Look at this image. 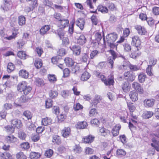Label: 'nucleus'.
Listing matches in <instances>:
<instances>
[{"instance_id": "f257e3e1", "label": "nucleus", "mask_w": 159, "mask_h": 159, "mask_svg": "<svg viewBox=\"0 0 159 159\" xmlns=\"http://www.w3.org/2000/svg\"><path fill=\"white\" fill-rule=\"evenodd\" d=\"M17 89L19 91L23 92L25 95L28 94L32 90L31 87L27 85V83L25 81H22L19 83L17 86Z\"/></svg>"}, {"instance_id": "f03ea898", "label": "nucleus", "mask_w": 159, "mask_h": 159, "mask_svg": "<svg viewBox=\"0 0 159 159\" xmlns=\"http://www.w3.org/2000/svg\"><path fill=\"white\" fill-rule=\"evenodd\" d=\"M102 80L106 86L113 85L114 83V77L112 75H110L108 77L107 80L106 77L103 75L100 76Z\"/></svg>"}, {"instance_id": "7ed1b4c3", "label": "nucleus", "mask_w": 159, "mask_h": 159, "mask_svg": "<svg viewBox=\"0 0 159 159\" xmlns=\"http://www.w3.org/2000/svg\"><path fill=\"white\" fill-rule=\"evenodd\" d=\"M109 52L112 57H108V62L111 65V68H112L113 67L114 61L118 56L114 50L110 49Z\"/></svg>"}, {"instance_id": "20e7f679", "label": "nucleus", "mask_w": 159, "mask_h": 159, "mask_svg": "<svg viewBox=\"0 0 159 159\" xmlns=\"http://www.w3.org/2000/svg\"><path fill=\"white\" fill-rule=\"evenodd\" d=\"M124 76L125 79L128 82H132L135 79V76L130 71H128L124 73Z\"/></svg>"}, {"instance_id": "39448f33", "label": "nucleus", "mask_w": 159, "mask_h": 159, "mask_svg": "<svg viewBox=\"0 0 159 159\" xmlns=\"http://www.w3.org/2000/svg\"><path fill=\"white\" fill-rule=\"evenodd\" d=\"M117 38V34L115 33H111L109 34L106 36L107 42L108 43H114Z\"/></svg>"}, {"instance_id": "423d86ee", "label": "nucleus", "mask_w": 159, "mask_h": 159, "mask_svg": "<svg viewBox=\"0 0 159 159\" xmlns=\"http://www.w3.org/2000/svg\"><path fill=\"white\" fill-rule=\"evenodd\" d=\"M60 39L62 40V44L65 46H67L69 43V41L68 38L64 37V33L63 31L59 32L58 33Z\"/></svg>"}, {"instance_id": "0eeeda50", "label": "nucleus", "mask_w": 159, "mask_h": 159, "mask_svg": "<svg viewBox=\"0 0 159 159\" xmlns=\"http://www.w3.org/2000/svg\"><path fill=\"white\" fill-rule=\"evenodd\" d=\"M59 26L60 28L63 29L68 26L69 23V21L66 19H60L58 21Z\"/></svg>"}, {"instance_id": "6e6552de", "label": "nucleus", "mask_w": 159, "mask_h": 159, "mask_svg": "<svg viewBox=\"0 0 159 159\" xmlns=\"http://www.w3.org/2000/svg\"><path fill=\"white\" fill-rule=\"evenodd\" d=\"M28 99L24 95L21 96L20 98H17L15 102V104L16 106H21L20 104L27 102Z\"/></svg>"}, {"instance_id": "1a4fd4ad", "label": "nucleus", "mask_w": 159, "mask_h": 159, "mask_svg": "<svg viewBox=\"0 0 159 159\" xmlns=\"http://www.w3.org/2000/svg\"><path fill=\"white\" fill-rule=\"evenodd\" d=\"M132 44L136 47H138L141 44V41L138 36H135L132 38Z\"/></svg>"}, {"instance_id": "9d476101", "label": "nucleus", "mask_w": 159, "mask_h": 159, "mask_svg": "<svg viewBox=\"0 0 159 159\" xmlns=\"http://www.w3.org/2000/svg\"><path fill=\"white\" fill-rule=\"evenodd\" d=\"M135 28L139 34L143 35L145 34L147 31L144 27L139 25H137L135 26Z\"/></svg>"}, {"instance_id": "9b49d317", "label": "nucleus", "mask_w": 159, "mask_h": 159, "mask_svg": "<svg viewBox=\"0 0 159 159\" xmlns=\"http://www.w3.org/2000/svg\"><path fill=\"white\" fill-rule=\"evenodd\" d=\"M70 49L73 51L74 54L76 55H79L81 52V49L80 46L78 45H74L70 48Z\"/></svg>"}, {"instance_id": "f8f14e48", "label": "nucleus", "mask_w": 159, "mask_h": 159, "mask_svg": "<svg viewBox=\"0 0 159 159\" xmlns=\"http://www.w3.org/2000/svg\"><path fill=\"white\" fill-rule=\"evenodd\" d=\"M155 101L153 99H146L143 102L145 107H151L153 106Z\"/></svg>"}, {"instance_id": "ddd939ff", "label": "nucleus", "mask_w": 159, "mask_h": 159, "mask_svg": "<svg viewBox=\"0 0 159 159\" xmlns=\"http://www.w3.org/2000/svg\"><path fill=\"white\" fill-rule=\"evenodd\" d=\"M11 124L14 127L17 128H20L22 125L21 121L17 119H15L11 120Z\"/></svg>"}, {"instance_id": "4468645a", "label": "nucleus", "mask_w": 159, "mask_h": 159, "mask_svg": "<svg viewBox=\"0 0 159 159\" xmlns=\"http://www.w3.org/2000/svg\"><path fill=\"white\" fill-rule=\"evenodd\" d=\"M132 87L137 91L142 93L143 92V88L141 87L140 84L137 82H134L132 84Z\"/></svg>"}, {"instance_id": "2eb2a0df", "label": "nucleus", "mask_w": 159, "mask_h": 159, "mask_svg": "<svg viewBox=\"0 0 159 159\" xmlns=\"http://www.w3.org/2000/svg\"><path fill=\"white\" fill-rule=\"evenodd\" d=\"M87 41V39L84 35H81L77 39V43L81 45L84 44Z\"/></svg>"}, {"instance_id": "dca6fc26", "label": "nucleus", "mask_w": 159, "mask_h": 159, "mask_svg": "<svg viewBox=\"0 0 159 159\" xmlns=\"http://www.w3.org/2000/svg\"><path fill=\"white\" fill-rule=\"evenodd\" d=\"M76 24L81 30H83L84 28L85 21L84 19L83 18L78 19L76 21Z\"/></svg>"}, {"instance_id": "f3484780", "label": "nucleus", "mask_w": 159, "mask_h": 159, "mask_svg": "<svg viewBox=\"0 0 159 159\" xmlns=\"http://www.w3.org/2000/svg\"><path fill=\"white\" fill-rule=\"evenodd\" d=\"M101 97L98 95H95L94 98L93 99L92 102H90V104L92 105L91 107H92L93 106H94V107H96L97 104L99 103Z\"/></svg>"}, {"instance_id": "a211bd4d", "label": "nucleus", "mask_w": 159, "mask_h": 159, "mask_svg": "<svg viewBox=\"0 0 159 159\" xmlns=\"http://www.w3.org/2000/svg\"><path fill=\"white\" fill-rule=\"evenodd\" d=\"M61 133L63 136L64 138H67L70 134V129L69 127H65L62 130Z\"/></svg>"}, {"instance_id": "6ab92c4d", "label": "nucleus", "mask_w": 159, "mask_h": 159, "mask_svg": "<svg viewBox=\"0 0 159 159\" xmlns=\"http://www.w3.org/2000/svg\"><path fill=\"white\" fill-rule=\"evenodd\" d=\"M29 74V72L28 71L24 69L20 70L19 72V76L25 79L28 78Z\"/></svg>"}, {"instance_id": "aec40b11", "label": "nucleus", "mask_w": 159, "mask_h": 159, "mask_svg": "<svg viewBox=\"0 0 159 159\" xmlns=\"http://www.w3.org/2000/svg\"><path fill=\"white\" fill-rule=\"evenodd\" d=\"M138 93L135 91H131L129 92L130 98L133 101L135 102L138 100Z\"/></svg>"}, {"instance_id": "412c9836", "label": "nucleus", "mask_w": 159, "mask_h": 159, "mask_svg": "<svg viewBox=\"0 0 159 159\" xmlns=\"http://www.w3.org/2000/svg\"><path fill=\"white\" fill-rule=\"evenodd\" d=\"M121 128V126L120 125H116L112 129V133L114 136L117 135L119 133V130Z\"/></svg>"}, {"instance_id": "4be33fe9", "label": "nucleus", "mask_w": 159, "mask_h": 159, "mask_svg": "<svg viewBox=\"0 0 159 159\" xmlns=\"http://www.w3.org/2000/svg\"><path fill=\"white\" fill-rule=\"evenodd\" d=\"M5 140L8 143H14L16 141L17 139L12 135L6 136Z\"/></svg>"}, {"instance_id": "5701e85b", "label": "nucleus", "mask_w": 159, "mask_h": 159, "mask_svg": "<svg viewBox=\"0 0 159 159\" xmlns=\"http://www.w3.org/2000/svg\"><path fill=\"white\" fill-rule=\"evenodd\" d=\"M122 88L125 92L127 93L129 92L130 88L129 83L128 82H124L122 85Z\"/></svg>"}, {"instance_id": "b1692460", "label": "nucleus", "mask_w": 159, "mask_h": 159, "mask_svg": "<svg viewBox=\"0 0 159 159\" xmlns=\"http://www.w3.org/2000/svg\"><path fill=\"white\" fill-rule=\"evenodd\" d=\"M64 61L66 66L70 67L73 66L74 63V61L72 59L69 57H66L64 59Z\"/></svg>"}, {"instance_id": "393cba45", "label": "nucleus", "mask_w": 159, "mask_h": 159, "mask_svg": "<svg viewBox=\"0 0 159 159\" xmlns=\"http://www.w3.org/2000/svg\"><path fill=\"white\" fill-rule=\"evenodd\" d=\"M50 29V26L48 25H45L42 26L40 30V34L43 35L47 34Z\"/></svg>"}, {"instance_id": "a878e982", "label": "nucleus", "mask_w": 159, "mask_h": 159, "mask_svg": "<svg viewBox=\"0 0 159 159\" xmlns=\"http://www.w3.org/2000/svg\"><path fill=\"white\" fill-rule=\"evenodd\" d=\"M99 132L102 136L106 137L111 134L110 131L104 127H102L99 129Z\"/></svg>"}, {"instance_id": "bb28decb", "label": "nucleus", "mask_w": 159, "mask_h": 159, "mask_svg": "<svg viewBox=\"0 0 159 159\" xmlns=\"http://www.w3.org/2000/svg\"><path fill=\"white\" fill-rule=\"evenodd\" d=\"M52 142L54 144L59 145L61 143V138L57 135H54L52 136Z\"/></svg>"}, {"instance_id": "cd10ccee", "label": "nucleus", "mask_w": 159, "mask_h": 159, "mask_svg": "<svg viewBox=\"0 0 159 159\" xmlns=\"http://www.w3.org/2000/svg\"><path fill=\"white\" fill-rule=\"evenodd\" d=\"M12 7L11 2L9 1H5L4 5L2 6L3 9L5 11H7L10 10Z\"/></svg>"}, {"instance_id": "c85d7f7f", "label": "nucleus", "mask_w": 159, "mask_h": 159, "mask_svg": "<svg viewBox=\"0 0 159 159\" xmlns=\"http://www.w3.org/2000/svg\"><path fill=\"white\" fill-rule=\"evenodd\" d=\"M18 21L19 25L22 26L25 24V18L23 16H19L18 17Z\"/></svg>"}, {"instance_id": "c756f323", "label": "nucleus", "mask_w": 159, "mask_h": 159, "mask_svg": "<svg viewBox=\"0 0 159 159\" xmlns=\"http://www.w3.org/2000/svg\"><path fill=\"white\" fill-rule=\"evenodd\" d=\"M58 95L57 91L54 89L51 90L49 92V96L51 98H56Z\"/></svg>"}, {"instance_id": "7c9ffc66", "label": "nucleus", "mask_w": 159, "mask_h": 159, "mask_svg": "<svg viewBox=\"0 0 159 159\" xmlns=\"http://www.w3.org/2000/svg\"><path fill=\"white\" fill-rule=\"evenodd\" d=\"M52 121V120L50 118L46 117L43 119L41 122L42 125L46 126L51 124Z\"/></svg>"}, {"instance_id": "2f4dec72", "label": "nucleus", "mask_w": 159, "mask_h": 159, "mask_svg": "<svg viewBox=\"0 0 159 159\" xmlns=\"http://www.w3.org/2000/svg\"><path fill=\"white\" fill-rule=\"evenodd\" d=\"M41 156L39 153L32 152L30 153V157L31 159H38Z\"/></svg>"}, {"instance_id": "473e14b6", "label": "nucleus", "mask_w": 159, "mask_h": 159, "mask_svg": "<svg viewBox=\"0 0 159 159\" xmlns=\"http://www.w3.org/2000/svg\"><path fill=\"white\" fill-rule=\"evenodd\" d=\"M146 78V75L143 72L140 73L138 75V80L140 83H143L145 81Z\"/></svg>"}, {"instance_id": "72a5a7b5", "label": "nucleus", "mask_w": 159, "mask_h": 159, "mask_svg": "<svg viewBox=\"0 0 159 159\" xmlns=\"http://www.w3.org/2000/svg\"><path fill=\"white\" fill-rule=\"evenodd\" d=\"M90 77L89 73L87 71H85L82 74L81 80L82 81H85L89 79Z\"/></svg>"}, {"instance_id": "f704fd0d", "label": "nucleus", "mask_w": 159, "mask_h": 159, "mask_svg": "<svg viewBox=\"0 0 159 159\" xmlns=\"http://www.w3.org/2000/svg\"><path fill=\"white\" fill-rule=\"evenodd\" d=\"M87 124L85 121L79 122L76 125V127L78 129H84L87 126Z\"/></svg>"}, {"instance_id": "c9c22d12", "label": "nucleus", "mask_w": 159, "mask_h": 159, "mask_svg": "<svg viewBox=\"0 0 159 159\" xmlns=\"http://www.w3.org/2000/svg\"><path fill=\"white\" fill-rule=\"evenodd\" d=\"M15 68L14 65L11 62H9L8 63L7 67V70L8 72L10 73L13 71Z\"/></svg>"}, {"instance_id": "e433bc0d", "label": "nucleus", "mask_w": 159, "mask_h": 159, "mask_svg": "<svg viewBox=\"0 0 159 159\" xmlns=\"http://www.w3.org/2000/svg\"><path fill=\"white\" fill-rule=\"evenodd\" d=\"M23 115L28 120L31 119L32 117V114L30 111L27 110L25 111L23 113Z\"/></svg>"}, {"instance_id": "4c0bfd02", "label": "nucleus", "mask_w": 159, "mask_h": 159, "mask_svg": "<svg viewBox=\"0 0 159 159\" xmlns=\"http://www.w3.org/2000/svg\"><path fill=\"white\" fill-rule=\"evenodd\" d=\"M89 58L88 55L87 53H84L82 54L80 58V60L83 62H86Z\"/></svg>"}, {"instance_id": "58836bf2", "label": "nucleus", "mask_w": 159, "mask_h": 159, "mask_svg": "<svg viewBox=\"0 0 159 159\" xmlns=\"http://www.w3.org/2000/svg\"><path fill=\"white\" fill-rule=\"evenodd\" d=\"M98 9L99 11H100L104 13H107L108 11V10L106 7L103 6L101 5H99L98 7Z\"/></svg>"}, {"instance_id": "ea45409f", "label": "nucleus", "mask_w": 159, "mask_h": 159, "mask_svg": "<svg viewBox=\"0 0 159 159\" xmlns=\"http://www.w3.org/2000/svg\"><path fill=\"white\" fill-rule=\"evenodd\" d=\"M94 139V137L91 135H89L84 139V142L86 143H89L92 142Z\"/></svg>"}, {"instance_id": "a19ab883", "label": "nucleus", "mask_w": 159, "mask_h": 159, "mask_svg": "<svg viewBox=\"0 0 159 159\" xmlns=\"http://www.w3.org/2000/svg\"><path fill=\"white\" fill-rule=\"evenodd\" d=\"M137 51L136 50L135 51H133L131 53V54H130V56L131 57L135 59L138 56L140 55V53L138 52V51L139 50V49L137 48Z\"/></svg>"}, {"instance_id": "79ce46f5", "label": "nucleus", "mask_w": 159, "mask_h": 159, "mask_svg": "<svg viewBox=\"0 0 159 159\" xmlns=\"http://www.w3.org/2000/svg\"><path fill=\"white\" fill-rule=\"evenodd\" d=\"M73 150L75 153L79 154L81 152L82 149L79 145H76L74 147Z\"/></svg>"}, {"instance_id": "37998d69", "label": "nucleus", "mask_w": 159, "mask_h": 159, "mask_svg": "<svg viewBox=\"0 0 159 159\" xmlns=\"http://www.w3.org/2000/svg\"><path fill=\"white\" fill-rule=\"evenodd\" d=\"M127 105L131 113H132L135 110L136 107L134 105L133 103L131 102H129L127 103Z\"/></svg>"}, {"instance_id": "c03bdc74", "label": "nucleus", "mask_w": 159, "mask_h": 159, "mask_svg": "<svg viewBox=\"0 0 159 159\" xmlns=\"http://www.w3.org/2000/svg\"><path fill=\"white\" fill-rule=\"evenodd\" d=\"M128 66L129 67L130 69L132 71H136L139 70L140 67L136 65H134L131 64H129Z\"/></svg>"}, {"instance_id": "a18cd8bd", "label": "nucleus", "mask_w": 159, "mask_h": 159, "mask_svg": "<svg viewBox=\"0 0 159 159\" xmlns=\"http://www.w3.org/2000/svg\"><path fill=\"white\" fill-rule=\"evenodd\" d=\"M154 114L152 111H145L144 112V117L145 119H149L151 118Z\"/></svg>"}, {"instance_id": "49530a36", "label": "nucleus", "mask_w": 159, "mask_h": 159, "mask_svg": "<svg viewBox=\"0 0 159 159\" xmlns=\"http://www.w3.org/2000/svg\"><path fill=\"white\" fill-rule=\"evenodd\" d=\"M34 82L38 86H41L43 85V80L39 78H36Z\"/></svg>"}, {"instance_id": "de8ad7c7", "label": "nucleus", "mask_w": 159, "mask_h": 159, "mask_svg": "<svg viewBox=\"0 0 159 159\" xmlns=\"http://www.w3.org/2000/svg\"><path fill=\"white\" fill-rule=\"evenodd\" d=\"M48 78L50 82L54 83L57 81V79L55 75L49 74L48 76Z\"/></svg>"}, {"instance_id": "09e8293b", "label": "nucleus", "mask_w": 159, "mask_h": 159, "mask_svg": "<svg viewBox=\"0 0 159 159\" xmlns=\"http://www.w3.org/2000/svg\"><path fill=\"white\" fill-rule=\"evenodd\" d=\"M17 56L21 59H26V55L24 52L20 51L17 53Z\"/></svg>"}, {"instance_id": "8fccbe9b", "label": "nucleus", "mask_w": 159, "mask_h": 159, "mask_svg": "<svg viewBox=\"0 0 159 159\" xmlns=\"http://www.w3.org/2000/svg\"><path fill=\"white\" fill-rule=\"evenodd\" d=\"M17 159H27L26 156L23 152H20L16 154Z\"/></svg>"}, {"instance_id": "3c124183", "label": "nucleus", "mask_w": 159, "mask_h": 159, "mask_svg": "<svg viewBox=\"0 0 159 159\" xmlns=\"http://www.w3.org/2000/svg\"><path fill=\"white\" fill-rule=\"evenodd\" d=\"M126 154L125 151L123 149H118L116 151V154L120 157L124 156Z\"/></svg>"}, {"instance_id": "603ef678", "label": "nucleus", "mask_w": 159, "mask_h": 159, "mask_svg": "<svg viewBox=\"0 0 159 159\" xmlns=\"http://www.w3.org/2000/svg\"><path fill=\"white\" fill-rule=\"evenodd\" d=\"M42 65V62L40 60H35L34 63L35 66L37 69H39L41 67Z\"/></svg>"}, {"instance_id": "864d4df0", "label": "nucleus", "mask_w": 159, "mask_h": 159, "mask_svg": "<svg viewBox=\"0 0 159 159\" xmlns=\"http://www.w3.org/2000/svg\"><path fill=\"white\" fill-rule=\"evenodd\" d=\"M91 19L93 25H97L99 21L96 16L93 15L91 16Z\"/></svg>"}, {"instance_id": "5fc2aeb1", "label": "nucleus", "mask_w": 159, "mask_h": 159, "mask_svg": "<svg viewBox=\"0 0 159 159\" xmlns=\"http://www.w3.org/2000/svg\"><path fill=\"white\" fill-rule=\"evenodd\" d=\"M125 51L126 52H129L131 50V47L130 45L128 43L124 44L123 45Z\"/></svg>"}, {"instance_id": "6e6d98bb", "label": "nucleus", "mask_w": 159, "mask_h": 159, "mask_svg": "<svg viewBox=\"0 0 159 159\" xmlns=\"http://www.w3.org/2000/svg\"><path fill=\"white\" fill-rule=\"evenodd\" d=\"M20 148L25 150L27 149L30 148L29 144L27 142L22 143L20 144Z\"/></svg>"}, {"instance_id": "4d7b16f0", "label": "nucleus", "mask_w": 159, "mask_h": 159, "mask_svg": "<svg viewBox=\"0 0 159 159\" xmlns=\"http://www.w3.org/2000/svg\"><path fill=\"white\" fill-rule=\"evenodd\" d=\"M19 138L21 140H25L26 136V134L22 131H20L18 134Z\"/></svg>"}, {"instance_id": "13d9d810", "label": "nucleus", "mask_w": 159, "mask_h": 159, "mask_svg": "<svg viewBox=\"0 0 159 159\" xmlns=\"http://www.w3.org/2000/svg\"><path fill=\"white\" fill-rule=\"evenodd\" d=\"M98 114L96 109L95 108H92L89 111V115L90 116H96Z\"/></svg>"}, {"instance_id": "bf43d9fd", "label": "nucleus", "mask_w": 159, "mask_h": 159, "mask_svg": "<svg viewBox=\"0 0 159 159\" xmlns=\"http://www.w3.org/2000/svg\"><path fill=\"white\" fill-rule=\"evenodd\" d=\"M117 18L114 15H111L109 19V22L111 23H114L117 21Z\"/></svg>"}, {"instance_id": "052dcab7", "label": "nucleus", "mask_w": 159, "mask_h": 159, "mask_svg": "<svg viewBox=\"0 0 159 159\" xmlns=\"http://www.w3.org/2000/svg\"><path fill=\"white\" fill-rule=\"evenodd\" d=\"M53 101L51 99H48L45 102V106L46 108H49L52 107Z\"/></svg>"}, {"instance_id": "680f3d73", "label": "nucleus", "mask_w": 159, "mask_h": 159, "mask_svg": "<svg viewBox=\"0 0 159 159\" xmlns=\"http://www.w3.org/2000/svg\"><path fill=\"white\" fill-rule=\"evenodd\" d=\"M27 127L30 130H34L36 128V126L33 124H31L30 122L28 123L27 124Z\"/></svg>"}, {"instance_id": "e2e57ef3", "label": "nucleus", "mask_w": 159, "mask_h": 159, "mask_svg": "<svg viewBox=\"0 0 159 159\" xmlns=\"http://www.w3.org/2000/svg\"><path fill=\"white\" fill-rule=\"evenodd\" d=\"M5 128L7 130V132L9 133H12L14 132V129L12 126L8 125L5 127Z\"/></svg>"}, {"instance_id": "0e129e2a", "label": "nucleus", "mask_w": 159, "mask_h": 159, "mask_svg": "<svg viewBox=\"0 0 159 159\" xmlns=\"http://www.w3.org/2000/svg\"><path fill=\"white\" fill-rule=\"evenodd\" d=\"M53 153V151L51 149H49L46 151L44 155L45 156L49 158L52 156Z\"/></svg>"}, {"instance_id": "69168bd1", "label": "nucleus", "mask_w": 159, "mask_h": 159, "mask_svg": "<svg viewBox=\"0 0 159 159\" xmlns=\"http://www.w3.org/2000/svg\"><path fill=\"white\" fill-rule=\"evenodd\" d=\"M62 96L64 98H67L69 96V92L67 90L62 91L61 93Z\"/></svg>"}, {"instance_id": "338daca9", "label": "nucleus", "mask_w": 159, "mask_h": 159, "mask_svg": "<svg viewBox=\"0 0 159 159\" xmlns=\"http://www.w3.org/2000/svg\"><path fill=\"white\" fill-rule=\"evenodd\" d=\"M80 70V66L78 65H76L72 68V72L73 73H76Z\"/></svg>"}, {"instance_id": "774afa93", "label": "nucleus", "mask_w": 159, "mask_h": 159, "mask_svg": "<svg viewBox=\"0 0 159 159\" xmlns=\"http://www.w3.org/2000/svg\"><path fill=\"white\" fill-rule=\"evenodd\" d=\"M152 12L155 15H159V7H153L152 9Z\"/></svg>"}]
</instances>
